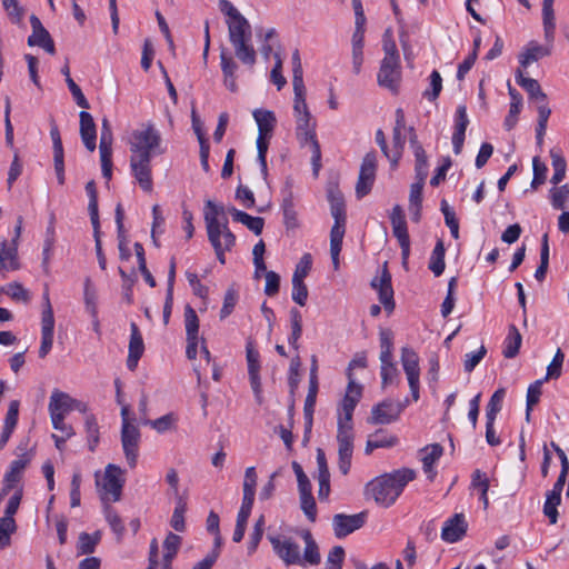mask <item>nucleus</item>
<instances>
[{
    "label": "nucleus",
    "mask_w": 569,
    "mask_h": 569,
    "mask_svg": "<svg viewBox=\"0 0 569 569\" xmlns=\"http://www.w3.org/2000/svg\"><path fill=\"white\" fill-rule=\"evenodd\" d=\"M161 143L160 132L150 122L142 123L129 138L131 174L139 187L148 193L153 189L151 159L164 152Z\"/></svg>",
    "instance_id": "obj_1"
},
{
    "label": "nucleus",
    "mask_w": 569,
    "mask_h": 569,
    "mask_svg": "<svg viewBox=\"0 0 569 569\" xmlns=\"http://www.w3.org/2000/svg\"><path fill=\"white\" fill-rule=\"evenodd\" d=\"M219 9L226 16L229 41L236 57L243 64L252 67L257 60V52L252 44V29L249 21L229 0H220Z\"/></svg>",
    "instance_id": "obj_2"
},
{
    "label": "nucleus",
    "mask_w": 569,
    "mask_h": 569,
    "mask_svg": "<svg viewBox=\"0 0 569 569\" xmlns=\"http://www.w3.org/2000/svg\"><path fill=\"white\" fill-rule=\"evenodd\" d=\"M415 476L412 469L401 468L376 477L366 485L365 497L373 500L379 507L388 508L396 502L406 485L413 480Z\"/></svg>",
    "instance_id": "obj_3"
},
{
    "label": "nucleus",
    "mask_w": 569,
    "mask_h": 569,
    "mask_svg": "<svg viewBox=\"0 0 569 569\" xmlns=\"http://www.w3.org/2000/svg\"><path fill=\"white\" fill-rule=\"evenodd\" d=\"M301 537L305 541L303 555L300 546L289 537H269L274 552L287 566H318L321 561L319 547L309 530H303Z\"/></svg>",
    "instance_id": "obj_4"
},
{
    "label": "nucleus",
    "mask_w": 569,
    "mask_h": 569,
    "mask_svg": "<svg viewBox=\"0 0 569 569\" xmlns=\"http://www.w3.org/2000/svg\"><path fill=\"white\" fill-rule=\"evenodd\" d=\"M362 393V387L348 383L346 395L341 401L338 416V451L341 461H348L352 456V415Z\"/></svg>",
    "instance_id": "obj_5"
},
{
    "label": "nucleus",
    "mask_w": 569,
    "mask_h": 569,
    "mask_svg": "<svg viewBox=\"0 0 569 569\" xmlns=\"http://www.w3.org/2000/svg\"><path fill=\"white\" fill-rule=\"evenodd\" d=\"M328 200L330 202V212L335 220L330 231V256L333 269L338 270L340 266L339 256L346 233V204L343 197L339 191H329Z\"/></svg>",
    "instance_id": "obj_6"
},
{
    "label": "nucleus",
    "mask_w": 569,
    "mask_h": 569,
    "mask_svg": "<svg viewBox=\"0 0 569 569\" xmlns=\"http://www.w3.org/2000/svg\"><path fill=\"white\" fill-rule=\"evenodd\" d=\"M252 117L258 127V137L256 141L258 151L257 159L260 164L261 173L266 178L268 174L267 152L269 141L277 124V118L274 112L268 109H254L252 111Z\"/></svg>",
    "instance_id": "obj_7"
},
{
    "label": "nucleus",
    "mask_w": 569,
    "mask_h": 569,
    "mask_svg": "<svg viewBox=\"0 0 569 569\" xmlns=\"http://www.w3.org/2000/svg\"><path fill=\"white\" fill-rule=\"evenodd\" d=\"M96 487L103 503L119 501L124 483L123 471L117 465H107L103 472L97 471Z\"/></svg>",
    "instance_id": "obj_8"
},
{
    "label": "nucleus",
    "mask_w": 569,
    "mask_h": 569,
    "mask_svg": "<svg viewBox=\"0 0 569 569\" xmlns=\"http://www.w3.org/2000/svg\"><path fill=\"white\" fill-rule=\"evenodd\" d=\"M316 120L312 116L296 119V136L302 147L308 146L311 151V162L315 174L318 173L321 160L320 144L316 136Z\"/></svg>",
    "instance_id": "obj_9"
},
{
    "label": "nucleus",
    "mask_w": 569,
    "mask_h": 569,
    "mask_svg": "<svg viewBox=\"0 0 569 569\" xmlns=\"http://www.w3.org/2000/svg\"><path fill=\"white\" fill-rule=\"evenodd\" d=\"M408 403L409 399L407 398L403 401L386 399L372 407L368 422L371 425H389L395 422L399 419Z\"/></svg>",
    "instance_id": "obj_10"
},
{
    "label": "nucleus",
    "mask_w": 569,
    "mask_h": 569,
    "mask_svg": "<svg viewBox=\"0 0 569 569\" xmlns=\"http://www.w3.org/2000/svg\"><path fill=\"white\" fill-rule=\"evenodd\" d=\"M48 410L50 418H56V420L59 421V418H66L72 410L84 412L87 407L70 395L54 389L49 399Z\"/></svg>",
    "instance_id": "obj_11"
},
{
    "label": "nucleus",
    "mask_w": 569,
    "mask_h": 569,
    "mask_svg": "<svg viewBox=\"0 0 569 569\" xmlns=\"http://www.w3.org/2000/svg\"><path fill=\"white\" fill-rule=\"evenodd\" d=\"M401 365L406 373L413 401L420 398V367L417 352L408 347L401 349Z\"/></svg>",
    "instance_id": "obj_12"
},
{
    "label": "nucleus",
    "mask_w": 569,
    "mask_h": 569,
    "mask_svg": "<svg viewBox=\"0 0 569 569\" xmlns=\"http://www.w3.org/2000/svg\"><path fill=\"white\" fill-rule=\"evenodd\" d=\"M220 233H221V231L219 230V227L216 224L213 219L207 218L208 239L214 249L218 260L221 263H224L226 262L224 253L227 251H230L232 249V247L236 244V237L230 230H227L224 228V229H222L224 241H220L219 240Z\"/></svg>",
    "instance_id": "obj_13"
},
{
    "label": "nucleus",
    "mask_w": 569,
    "mask_h": 569,
    "mask_svg": "<svg viewBox=\"0 0 569 569\" xmlns=\"http://www.w3.org/2000/svg\"><path fill=\"white\" fill-rule=\"evenodd\" d=\"M377 171V156L375 152H368L362 159L358 181L356 184V194L358 198L367 196L373 186Z\"/></svg>",
    "instance_id": "obj_14"
},
{
    "label": "nucleus",
    "mask_w": 569,
    "mask_h": 569,
    "mask_svg": "<svg viewBox=\"0 0 569 569\" xmlns=\"http://www.w3.org/2000/svg\"><path fill=\"white\" fill-rule=\"evenodd\" d=\"M569 472V465H562L561 472L553 485L552 490L547 493L546 502L543 506V513L549 519L550 523H556L558 520L557 507L561 502V492L567 480Z\"/></svg>",
    "instance_id": "obj_15"
},
{
    "label": "nucleus",
    "mask_w": 569,
    "mask_h": 569,
    "mask_svg": "<svg viewBox=\"0 0 569 569\" xmlns=\"http://www.w3.org/2000/svg\"><path fill=\"white\" fill-rule=\"evenodd\" d=\"M401 80L400 60L383 58L378 72V83L391 92H397Z\"/></svg>",
    "instance_id": "obj_16"
},
{
    "label": "nucleus",
    "mask_w": 569,
    "mask_h": 569,
    "mask_svg": "<svg viewBox=\"0 0 569 569\" xmlns=\"http://www.w3.org/2000/svg\"><path fill=\"white\" fill-rule=\"evenodd\" d=\"M371 286L378 291L379 300L385 310L389 313L392 312L395 309L393 289L391 286V274L389 273L386 263L381 276L373 278Z\"/></svg>",
    "instance_id": "obj_17"
},
{
    "label": "nucleus",
    "mask_w": 569,
    "mask_h": 569,
    "mask_svg": "<svg viewBox=\"0 0 569 569\" xmlns=\"http://www.w3.org/2000/svg\"><path fill=\"white\" fill-rule=\"evenodd\" d=\"M552 49L553 41L546 40L545 44H540L537 41H530L518 56L520 67L526 69L531 63L550 56Z\"/></svg>",
    "instance_id": "obj_18"
},
{
    "label": "nucleus",
    "mask_w": 569,
    "mask_h": 569,
    "mask_svg": "<svg viewBox=\"0 0 569 569\" xmlns=\"http://www.w3.org/2000/svg\"><path fill=\"white\" fill-rule=\"evenodd\" d=\"M30 23L32 28V33L28 38V44L30 47H40L46 50L50 54H54L56 48L54 42L47 31V29L42 26L40 19L32 14L30 17Z\"/></svg>",
    "instance_id": "obj_19"
},
{
    "label": "nucleus",
    "mask_w": 569,
    "mask_h": 569,
    "mask_svg": "<svg viewBox=\"0 0 569 569\" xmlns=\"http://www.w3.org/2000/svg\"><path fill=\"white\" fill-rule=\"evenodd\" d=\"M366 515L363 512L357 515L338 513L332 519L333 531L337 538H343L353 531L360 529L365 523Z\"/></svg>",
    "instance_id": "obj_20"
},
{
    "label": "nucleus",
    "mask_w": 569,
    "mask_h": 569,
    "mask_svg": "<svg viewBox=\"0 0 569 569\" xmlns=\"http://www.w3.org/2000/svg\"><path fill=\"white\" fill-rule=\"evenodd\" d=\"M468 523L462 513H456L447 519L441 529V539L453 543L461 540L467 532Z\"/></svg>",
    "instance_id": "obj_21"
},
{
    "label": "nucleus",
    "mask_w": 569,
    "mask_h": 569,
    "mask_svg": "<svg viewBox=\"0 0 569 569\" xmlns=\"http://www.w3.org/2000/svg\"><path fill=\"white\" fill-rule=\"evenodd\" d=\"M19 268L17 240L0 241V272L16 271Z\"/></svg>",
    "instance_id": "obj_22"
},
{
    "label": "nucleus",
    "mask_w": 569,
    "mask_h": 569,
    "mask_svg": "<svg viewBox=\"0 0 569 569\" xmlns=\"http://www.w3.org/2000/svg\"><path fill=\"white\" fill-rule=\"evenodd\" d=\"M406 129V119L405 113L402 109L396 110V123L393 128V149L391 150L392 157H391V164L396 167L398 164V161L401 158L402 150L405 147V134L403 131Z\"/></svg>",
    "instance_id": "obj_23"
},
{
    "label": "nucleus",
    "mask_w": 569,
    "mask_h": 569,
    "mask_svg": "<svg viewBox=\"0 0 569 569\" xmlns=\"http://www.w3.org/2000/svg\"><path fill=\"white\" fill-rule=\"evenodd\" d=\"M122 447L128 460L134 461L138 458V445L140 432L133 423H123L121 431Z\"/></svg>",
    "instance_id": "obj_24"
},
{
    "label": "nucleus",
    "mask_w": 569,
    "mask_h": 569,
    "mask_svg": "<svg viewBox=\"0 0 569 569\" xmlns=\"http://www.w3.org/2000/svg\"><path fill=\"white\" fill-rule=\"evenodd\" d=\"M130 341H129V353L127 359V367L129 370L133 371L137 366L139 359L142 357L144 351V345L142 336L139 331L138 326L132 322L130 326Z\"/></svg>",
    "instance_id": "obj_25"
},
{
    "label": "nucleus",
    "mask_w": 569,
    "mask_h": 569,
    "mask_svg": "<svg viewBox=\"0 0 569 569\" xmlns=\"http://www.w3.org/2000/svg\"><path fill=\"white\" fill-rule=\"evenodd\" d=\"M80 136L84 147L88 151L96 150L97 129L92 116L87 111H81L80 114Z\"/></svg>",
    "instance_id": "obj_26"
},
{
    "label": "nucleus",
    "mask_w": 569,
    "mask_h": 569,
    "mask_svg": "<svg viewBox=\"0 0 569 569\" xmlns=\"http://www.w3.org/2000/svg\"><path fill=\"white\" fill-rule=\"evenodd\" d=\"M468 124L467 109L465 106H459L456 111L455 132L452 134V146L456 154H459L462 150Z\"/></svg>",
    "instance_id": "obj_27"
},
{
    "label": "nucleus",
    "mask_w": 569,
    "mask_h": 569,
    "mask_svg": "<svg viewBox=\"0 0 569 569\" xmlns=\"http://www.w3.org/2000/svg\"><path fill=\"white\" fill-rule=\"evenodd\" d=\"M207 218L213 219L216 224L219 227V230L221 231V233L219 234V240L224 241L222 229L226 228L227 230H230L226 217V208L222 204L214 203L212 200H207L203 211V220L206 224Z\"/></svg>",
    "instance_id": "obj_28"
},
{
    "label": "nucleus",
    "mask_w": 569,
    "mask_h": 569,
    "mask_svg": "<svg viewBox=\"0 0 569 569\" xmlns=\"http://www.w3.org/2000/svg\"><path fill=\"white\" fill-rule=\"evenodd\" d=\"M220 66L223 74V84L231 92L238 90L237 86V70L238 64L232 57L228 56L223 50L220 53Z\"/></svg>",
    "instance_id": "obj_29"
},
{
    "label": "nucleus",
    "mask_w": 569,
    "mask_h": 569,
    "mask_svg": "<svg viewBox=\"0 0 569 569\" xmlns=\"http://www.w3.org/2000/svg\"><path fill=\"white\" fill-rule=\"evenodd\" d=\"M24 467L26 465H14L6 472L2 481L3 491H13V495L20 491V495H23L22 479Z\"/></svg>",
    "instance_id": "obj_30"
},
{
    "label": "nucleus",
    "mask_w": 569,
    "mask_h": 569,
    "mask_svg": "<svg viewBox=\"0 0 569 569\" xmlns=\"http://www.w3.org/2000/svg\"><path fill=\"white\" fill-rule=\"evenodd\" d=\"M491 480V477L480 469H476L471 475L470 490L479 493V499L482 501L485 509L489 506L487 492Z\"/></svg>",
    "instance_id": "obj_31"
},
{
    "label": "nucleus",
    "mask_w": 569,
    "mask_h": 569,
    "mask_svg": "<svg viewBox=\"0 0 569 569\" xmlns=\"http://www.w3.org/2000/svg\"><path fill=\"white\" fill-rule=\"evenodd\" d=\"M516 80L517 83L527 91L530 99L537 102H545L547 100V96L542 92L538 81L532 78L525 77L521 69L517 70Z\"/></svg>",
    "instance_id": "obj_32"
},
{
    "label": "nucleus",
    "mask_w": 569,
    "mask_h": 569,
    "mask_svg": "<svg viewBox=\"0 0 569 569\" xmlns=\"http://www.w3.org/2000/svg\"><path fill=\"white\" fill-rule=\"evenodd\" d=\"M233 218L234 221L244 224L249 230L254 232L257 236L262 232L264 220L260 217H252L243 211L236 209L234 207L228 208L227 210Z\"/></svg>",
    "instance_id": "obj_33"
},
{
    "label": "nucleus",
    "mask_w": 569,
    "mask_h": 569,
    "mask_svg": "<svg viewBox=\"0 0 569 569\" xmlns=\"http://www.w3.org/2000/svg\"><path fill=\"white\" fill-rule=\"evenodd\" d=\"M542 20H543V32L545 40H555V13H553V0H543L542 3Z\"/></svg>",
    "instance_id": "obj_34"
},
{
    "label": "nucleus",
    "mask_w": 569,
    "mask_h": 569,
    "mask_svg": "<svg viewBox=\"0 0 569 569\" xmlns=\"http://www.w3.org/2000/svg\"><path fill=\"white\" fill-rule=\"evenodd\" d=\"M398 443V438L383 431L371 435L367 441L366 452L369 453L377 448H390Z\"/></svg>",
    "instance_id": "obj_35"
},
{
    "label": "nucleus",
    "mask_w": 569,
    "mask_h": 569,
    "mask_svg": "<svg viewBox=\"0 0 569 569\" xmlns=\"http://www.w3.org/2000/svg\"><path fill=\"white\" fill-rule=\"evenodd\" d=\"M381 387L386 389L389 385L399 382V370L393 359L380 360Z\"/></svg>",
    "instance_id": "obj_36"
},
{
    "label": "nucleus",
    "mask_w": 569,
    "mask_h": 569,
    "mask_svg": "<svg viewBox=\"0 0 569 569\" xmlns=\"http://www.w3.org/2000/svg\"><path fill=\"white\" fill-rule=\"evenodd\" d=\"M392 231L401 248L402 264L407 268L410 254V238L407 231V224L392 227Z\"/></svg>",
    "instance_id": "obj_37"
},
{
    "label": "nucleus",
    "mask_w": 569,
    "mask_h": 569,
    "mask_svg": "<svg viewBox=\"0 0 569 569\" xmlns=\"http://www.w3.org/2000/svg\"><path fill=\"white\" fill-rule=\"evenodd\" d=\"M446 263H445V246L442 241H438L433 248V251L430 257L429 261V269L432 271V273L436 277H439L442 274L445 270Z\"/></svg>",
    "instance_id": "obj_38"
},
{
    "label": "nucleus",
    "mask_w": 569,
    "mask_h": 569,
    "mask_svg": "<svg viewBox=\"0 0 569 569\" xmlns=\"http://www.w3.org/2000/svg\"><path fill=\"white\" fill-rule=\"evenodd\" d=\"M521 340V335L518 329L511 326L503 343V356L506 358H513L519 351Z\"/></svg>",
    "instance_id": "obj_39"
},
{
    "label": "nucleus",
    "mask_w": 569,
    "mask_h": 569,
    "mask_svg": "<svg viewBox=\"0 0 569 569\" xmlns=\"http://www.w3.org/2000/svg\"><path fill=\"white\" fill-rule=\"evenodd\" d=\"M83 301L86 311L94 316V312H98V293L89 278L84 280Z\"/></svg>",
    "instance_id": "obj_40"
},
{
    "label": "nucleus",
    "mask_w": 569,
    "mask_h": 569,
    "mask_svg": "<svg viewBox=\"0 0 569 569\" xmlns=\"http://www.w3.org/2000/svg\"><path fill=\"white\" fill-rule=\"evenodd\" d=\"M178 418L174 413H167L154 420H143L144 425L151 426L159 433H164L176 428Z\"/></svg>",
    "instance_id": "obj_41"
},
{
    "label": "nucleus",
    "mask_w": 569,
    "mask_h": 569,
    "mask_svg": "<svg viewBox=\"0 0 569 569\" xmlns=\"http://www.w3.org/2000/svg\"><path fill=\"white\" fill-rule=\"evenodd\" d=\"M181 545V537L176 533H168L163 541L164 555L163 561L166 562V568H169L172 559L177 555Z\"/></svg>",
    "instance_id": "obj_42"
},
{
    "label": "nucleus",
    "mask_w": 569,
    "mask_h": 569,
    "mask_svg": "<svg viewBox=\"0 0 569 569\" xmlns=\"http://www.w3.org/2000/svg\"><path fill=\"white\" fill-rule=\"evenodd\" d=\"M290 322H291V333L288 338V342L292 348L298 349L299 348L298 340L300 339L301 333H302V317H301V313L299 312V310L291 309Z\"/></svg>",
    "instance_id": "obj_43"
},
{
    "label": "nucleus",
    "mask_w": 569,
    "mask_h": 569,
    "mask_svg": "<svg viewBox=\"0 0 569 569\" xmlns=\"http://www.w3.org/2000/svg\"><path fill=\"white\" fill-rule=\"evenodd\" d=\"M551 164L553 168V174L551 177V183L558 184L566 176L567 163L562 154L556 150L550 151Z\"/></svg>",
    "instance_id": "obj_44"
},
{
    "label": "nucleus",
    "mask_w": 569,
    "mask_h": 569,
    "mask_svg": "<svg viewBox=\"0 0 569 569\" xmlns=\"http://www.w3.org/2000/svg\"><path fill=\"white\" fill-rule=\"evenodd\" d=\"M104 505L106 520L111 527L112 531L117 535L118 540H121L124 533V526L120 516L110 507L109 502Z\"/></svg>",
    "instance_id": "obj_45"
},
{
    "label": "nucleus",
    "mask_w": 569,
    "mask_h": 569,
    "mask_svg": "<svg viewBox=\"0 0 569 569\" xmlns=\"http://www.w3.org/2000/svg\"><path fill=\"white\" fill-rule=\"evenodd\" d=\"M17 530L16 520H10L9 517L0 518V549H4L11 543V535Z\"/></svg>",
    "instance_id": "obj_46"
},
{
    "label": "nucleus",
    "mask_w": 569,
    "mask_h": 569,
    "mask_svg": "<svg viewBox=\"0 0 569 569\" xmlns=\"http://www.w3.org/2000/svg\"><path fill=\"white\" fill-rule=\"evenodd\" d=\"M380 339V360L393 359V335L388 329H382L379 333Z\"/></svg>",
    "instance_id": "obj_47"
},
{
    "label": "nucleus",
    "mask_w": 569,
    "mask_h": 569,
    "mask_svg": "<svg viewBox=\"0 0 569 569\" xmlns=\"http://www.w3.org/2000/svg\"><path fill=\"white\" fill-rule=\"evenodd\" d=\"M317 479L319 482L318 497L326 500L330 493V472L327 465H319Z\"/></svg>",
    "instance_id": "obj_48"
},
{
    "label": "nucleus",
    "mask_w": 569,
    "mask_h": 569,
    "mask_svg": "<svg viewBox=\"0 0 569 569\" xmlns=\"http://www.w3.org/2000/svg\"><path fill=\"white\" fill-rule=\"evenodd\" d=\"M443 455V447L440 443H431L419 450L420 462H436Z\"/></svg>",
    "instance_id": "obj_49"
},
{
    "label": "nucleus",
    "mask_w": 569,
    "mask_h": 569,
    "mask_svg": "<svg viewBox=\"0 0 569 569\" xmlns=\"http://www.w3.org/2000/svg\"><path fill=\"white\" fill-rule=\"evenodd\" d=\"M184 325L187 338H198L199 319L196 311L190 306H187L184 309Z\"/></svg>",
    "instance_id": "obj_50"
},
{
    "label": "nucleus",
    "mask_w": 569,
    "mask_h": 569,
    "mask_svg": "<svg viewBox=\"0 0 569 569\" xmlns=\"http://www.w3.org/2000/svg\"><path fill=\"white\" fill-rule=\"evenodd\" d=\"M86 191L89 197L88 210L90 213L91 223L97 224V222H99L98 194H97V189H96V184L93 181H89L86 184Z\"/></svg>",
    "instance_id": "obj_51"
},
{
    "label": "nucleus",
    "mask_w": 569,
    "mask_h": 569,
    "mask_svg": "<svg viewBox=\"0 0 569 569\" xmlns=\"http://www.w3.org/2000/svg\"><path fill=\"white\" fill-rule=\"evenodd\" d=\"M505 393V389H498L493 392L487 406V420H496L498 412L502 408Z\"/></svg>",
    "instance_id": "obj_52"
},
{
    "label": "nucleus",
    "mask_w": 569,
    "mask_h": 569,
    "mask_svg": "<svg viewBox=\"0 0 569 569\" xmlns=\"http://www.w3.org/2000/svg\"><path fill=\"white\" fill-rule=\"evenodd\" d=\"M416 159V178L419 180H426L428 176V158L426 151L422 147H417L416 151H413Z\"/></svg>",
    "instance_id": "obj_53"
},
{
    "label": "nucleus",
    "mask_w": 569,
    "mask_h": 569,
    "mask_svg": "<svg viewBox=\"0 0 569 569\" xmlns=\"http://www.w3.org/2000/svg\"><path fill=\"white\" fill-rule=\"evenodd\" d=\"M256 486H257V472L254 467H249L246 470L244 480H243V498L254 501L256 495Z\"/></svg>",
    "instance_id": "obj_54"
},
{
    "label": "nucleus",
    "mask_w": 569,
    "mask_h": 569,
    "mask_svg": "<svg viewBox=\"0 0 569 569\" xmlns=\"http://www.w3.org/2000/svg\"><path fill=\"white\" fill-rule=\"evenodd\" d=\"M550 199L555 209H563L569 199V184L552 188Z\"/></svg>",
    "instance_id": "obj_55"
},
{
    "label": "nucleus",
    "mask_w": 569,
    "mask_h": 569,
    "mask_svg": "<svg viewBox=\"0 0 569 569\" xmlns=\"http://www.w3.org/2000/svg\"><path fill=\"white\" fill-rule=\"evenodd\" d=\"M318 393V382L309 381V390L305 400V416L309 422H311L312 415L316 407V399Z\"/></svg>",
    "instance_id": "obj_56"
},
{
    "label": "nucleus",
    "mask_w": 569,
    "mask_h": 569,
    "mask_svg": "<svg viewBox=\"0 0 569 569\" xmlns=\"http://www.w3.org/2000/svg\"><path fill=\"white\" fill-rule=\"evenodd\" d=\"M282 211L284 218V224L288 229L296 228L298 226L297 211L295 203L291 198H286L282 202Z\"/></svg>",
    "instance_id": "obj_57"
},
{
    "label": "nucleus",
    "mask_w": 569,
    "mask_h": 569,
    "mask_svg": "<svg viewBox=\"0 0 569 569\" xmlns=\"http://www.w3.org/2000/svg\"><path fill=\"white\" fill-rule=\"evenodd\" d=\"M246 358L248 363V375L250 373H259L260 371V361H259V352L254 348L252 341H248L246 346Z\"/></svg>",
    "instance_id": "obj_58"
},
{
    "label": "nucleus",
    "mask_w": 569,
    "mask_h": 569,
    "mask_svg": "<svg viewBox=\"0 0 569 569\" xmlns=\"http://www.w3.org/2000/svg\"><path fill=\"white\" fill-rule=\"evenodd\" d=\"M299 498L301 510L303 511L306 517L313 522L317 517V506L312 492L301 493L299 495Z\"/></svg>",
    "instance_id": "obj_59"
},
{
    "label": "nucleus",
    "mask_w": 569,
    "mask_h": 569,
    "mask_svg": "<svg viewBox=\"0 0 569 569\" xmlns=\"http://www.w3.org/2000/svg\"><path fill=\"white\" fill-rule=\"evenodd\" d=\"M2 6L13 23H21L24 10L19 6L17 0H2Z\"/></svg>",
    "instance_id": "obj_60"
},
{
    "label": "nucleus",
    "mask_w": 569,
    "mask_h": 569,
    "mask_svg": "<svg viewBox=\"0 0 569 569\" xmlns=\"http://www.w3.org/2000/svg\"><path fill=\"white\" fill-rule=\"evenodd\" d=\"M184 512L186 503L179 499L170 520V525L176 531L182 532L186 529Z\"/></svg>",
    "instance_id": "obj_61"
},
{
    "label": "nucleus",
    "mask_w": 569,
    "mask_h": 569,
    "mask_svg": "<svg viewBox=\"0 0 569 569\" xmlns=\"http://www.w3.org/2000/svg\"><path fill=\"white\" fill-rule=\"evenodd\" d=\"M292 300L299 306L303 307L307 303L308 299V288L305 283V280H295L292 279Z\"/></svg>",
    "instance_id": "obj_62"
},
{
    "label": "nucleus",
    "mask_w": 569,
    "mask_h": 569,
    "mask_svg": "<svg viewBox=\"0 0 569 569\" xmlns=\"http://www.w3.org/2000/svg\"><path fill=\"white\" fill-rule=\"evenodd\" d=\"M312 267V258L310 253H305L296 266L292 279L305 280Z\"/></svg>",
    "instance_id": "obj_63"
},
{
    "label": "nucleus",
    "mask_w": 569,
    "mask_h": 569,
    "mask_svg": "<svg viewBox=\"0 0 569 569\" xmlns=\"http://www.w3.org/2000/svg\"><path fill=\"white\" fill-rule=\"evenodd\" d=\"M345 559V550L340 546L333 547L326 560V569H341Z\"/></svg>",
    "instance_id": "obj_64"
}]
</instances>
